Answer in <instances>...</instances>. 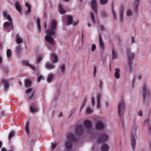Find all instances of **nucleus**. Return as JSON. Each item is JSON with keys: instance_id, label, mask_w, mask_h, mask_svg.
I'll use <instances>...</instances> for the list:
<instances>
[{"instance_id": "obj_22", "label": "nucleus", "mask_w": 151, "mask_h": 151, "mask_svg": "<svg viewBox=\"0 0 151 151\" xmlns=\"http://www.w3.org/2000/svg\"><path fill=\"white\" fill-rule=\"evenodd\" d=\"M22 63L23 65L29 66L31 68L32 70H35V68L34 66L29 64L28 61L25 60L23 61Z\"/></svg>"}, {"instance_id": "obj_9", "label": "nucleus", "mask_w": 151, "mask_h": 151, "mask_svg": "<svg viewBox=\"0 0 151 151\" xmlns=\"http://www.w3.org/2000/svg\"><path fill=\"white\" fill-rule=\"evenodd\" d=\"M29 111L32 113H37L39 111L38 107L35 104L30 105Z\"/></svg>"}, {"instance_id": "obj_39", "label": "nucleus", "mask_w": 151, "mask_h": 151, "mask_svg": "<svg viewBox=\"0 0 151 151\" xmlns=\"http://www.w3.org/2000/svg\"><path fill=\"white\" fill-rule=\"evenodd\" d=\"M3 14L4 17L6 18L7 19V17H9L10 18H11L10 15H9L8 14V12L6 11H5L3 12Z\"/></svg>"}, {"instance_id": "obj_51", "label": "nucleus", "mask_w": 151, "mask_h": 151, "mask_svg": "<svg viewBox=\"0 0 151 151\" xmlns=\"http://www.w3.org/2000/svg\"><path fill=\"white\" fill-rule=\"evenodd\" d=\"M34 96V93L33 92L31 93L29 96L28 98L29 99L32 98Z\"/></svg>"}, {"instance_id": "obj_19", "label": "nucleus", "mask_w": 151, "mask_h": 151, "mask_svg": "<svg viewBox=\"0 0 151 151\" xmlns=\"http://www.w3.org/2000/svg\"><path fill=\"white\" fill-rule=\"evenodd\" d=\"M101 97V95L100 94H99L97 95V108L98 109H99L101 106V101H100V99Z\"/></svg>"}, {"instance_id": "obj_55", "label": "nucleus", "mask_w": 151, "mask_h": 151, "mask_svg": "<svg viewBox=\"0 0 151 151\" xmlns=\"http://www.w3.org/2000/svg\"><path fill=\"white\" fill-rule=\"evenodd\" d=\"M86 102V99H85L83 101V105L82 106V108L85 105Z\"/></svg>"}, {"instance_id": "obj_26", "label": "nucleus", "mask_w": 151, "mask_h": 151, "mask_svg": "<svg viewBox=\"0 0 151 151\" xmlns=\"http://www.w3.org/2000/svg\"><path fill=\"white\" fill-rule=\"evenodd\" d=\"M35 19H36V20L38 28V31L40 32H41V26L40 24V20L38 18L35 17Z\"/></svg>"}, {"instance_id": "obj_30", "label": "nucleus", "mask_w": 151, "mask_h": 151, "mask_svg": "<svg viewBox=\"0 0 151 151\" xmlns=\"http://www.w3.org/2000/svg\"><path fill=\"white\" fill-rule=\"evenodd\" d=\"M25 87H29L31 85V82L29 79L26 80L25 81Z\"/></svg>"}, {"instance_id": "obj_50", "label": "nucleus", "mask_w": 151, "mask_h": 151, "mask_svg": "<svg viewBox=\"0 0 151 151\" xmlns=\"http://www.w3.org/2000/svg\"><path fill=\"white\" fill-rule=\"evenodd\" d=\"M97 71V69L96 67L95 66H94V69H93V75L94 76H95L96 75V73Z\"/></svg>"}, {"instance_id": "obj_64", "label": "nucleus", "mask_w": 151, "mask_h": 151, "mask_svg": "<svg viewBox=\"0 0 151 151\" xmlns=\"http://www.w3.org/2000/svg\"><path fill=\"white\" fill-rule=\"evenodd\" d=\"M2 61V58L1 56H0V64H1Z\"/></svg>"}, {"instance_id": "obj_49", "label": "nucleus", "mask_w": 151, "mask_h": 151, "mask_svg": "<svg viewBox=\"0 0 151 151\" xmlns=\"http://www.w3.org/2000/svg\"><path fill=\"white\" fill-rule=\"evenodd\" d=\"M136 129H133L132 131V134H131V136L132 135L134 137V135L136 134Z\"/></svg>"}, {"instance_id": "obj_18", "label": "nucleus", "mask_w": 151, "mask_h": 151, "mask_svg": "<svg viewBox=\"0 0 151 151\" xmlns=\"http://www.w3.org/2000/svg\"><path fill=\"white\" fill-rule=\"evenodd\" d=\"M2 82L3 83L4 88L6 89H8L9 88L10 85L9 81L7 79H4Z\"/></svg>"}, {"instance_id": "obj_56", "label": "nucleus", "mask_w": 151, "mask_h": 151, "mask_svg": "<svg viewBox=\"0 0 151 151\" xmlns=\"http://www.w3.org/2000/svg\"><path fill=\"white\" fill-rule=\"evenodd\" d=\"M32 90V88H29L27 89L26 91V93H29V92H31Z\"/></svg>"}, {"instance_id": "obj_2", "label": "nucleus", "mask_w": 151, "mask_h": 151, "mask_svg": "<svg viewBox=\"0 0 151 151\" xmlns=\"http://www.w3.org/2000/svg\"><path fill=\"white\" fill-rule=\"evenodd\" d=\"M142 95L145 103L148 104L151 101L150 93L149 88L146 86H145L143 87Z\"/></svg>"}, {"instance_id": "obj_59", "label": "nucleus", "mask_w": 151, "mask_h": 151, "mask_svg": "<svg viewBox=\"0 0 151 151\" xmlns=\"http://www.w3.org/2000/svg\"><path fill=\"white\" fill-rule=\"evenodd\" d=\"M47 25L46 24V22H44V27L46 29L47 28Z\"/></svg>"}, {"instance_id": "obj_16", "label": "nucleus", "mask_w": 151, "mask_h": 151, "mask_svg": "<svg viewBox=\"0 0 151 151\" xmlns=\"http://www.w3.org/2000/svg\"><path fill=\"white\" fill-rule=\"evenodd\" d=\"M51 60L53 63H56L58 61V59L57 56L54 53L51 54Z\"/></svg>"}, {"instance_id": "obj_14", "label": "nucleus", "mask_w": 151, "mask_h": 151, "mask_svg": "<svg viewBox=\"0 0 151 151\" xmlns=\"http://www.w3.org/2000/svg\"><path fill=\"white\" fill-rule=\"evenodd\" d=\"M64 18L67 19V23L68 25H69L72 24L73 19V17L71 16L65 15L64 16Z\"/></svg>"}, {"instance_id": "obj_5", "label": "nucleus", "mask_w": 151, "mask_h": 151, "mask_svg": "<svg viewBox=\"0 0 151 151\" xmlns=\"http://www.w3.org/2000/svg\"><path fill=\"white\" fill-rule=\"evenodd\" d=\"M127 55L128 58V64L130 70H131L132 61L135 56L134 53L132 52L131 50L128 49L127 51Z\"/></svg>"}, {"instance_id": "obj_6", "label": "nucleus", "mask_w": 151, "mask_h": 151, "mask_svg": "<svg viewBox=\"0 0 151 151\" xmlns=\"http://www.w3.org/2000/svg\"><path fill=\"white\" fill-rule=\"evenodd\" d=\"M91 7L92 9L96 14H97L98 8L97 0H92L90 2Z\"/></svg>"}, {"instance_id": "obj_40", "label": "nucleus", "mask_w": 151, "mask_h": 151, "mask_svg": "<svg viewBox=\"0 0 151 151\" xmlns=\"http://www.w3.org/2000/svg\"><path fill=\"white\" fill-rule=\"evenodd\" d=\"M108 1V0H100L99 2L101 5H104L106 4Z\"/></svg>"}, {"instance_id": "obj_3", "label": "nucleus", "mask_w": 151, "mask_h": 151, "mask_svg": "<svg viewBox=\"0 0 151 151\" xmlns=\"http://www.w3.org/2000/svg\"><path fill=\"white\" fill-rule=\"evenodd\" d=\"M67 138L69 141H67L65 144V147L66 149V151H70L72 147V145L71 141H75V137L73 134L72 133H70L67 136Z\"/></svg>"}, {"instance_id": "obj_10", "label": "nucleus", "mask_w": 151, "mask_h": 151, "mask_svg": "<svg viewBox=\"0 0 151 151\" xmlns=\"http://www.w3.org/2000/svg\"><path fill=\"white\" fill-rule=\"evenodd\" d=\"M7 20L9 22H7L4 23L3 24V27L4 29H6L8 28L9 26H11L12 29H13V25L12 24V20L11 18H10L9 17H7Z\"/></svg>"}, {"instance_id": "obj_27", "label": "nucleus", "mask_w": 151, "mask_h": 151, "mask_svg": "<svg viewBox=\"0 0 151 151\" xmlns=\"http://www.w3.org/2000/svg\"><path fill=\"white\" fill-rule=\"evenodd\" d=\"M101 150L102 151H108L109 147L106 144H104L101 146Z\"/></svg>"}, {"instance_id": "obj_57", "label": "nucleus", "mask_w": 151, "mask_h": 151, "mask_svg": "<svg viewBox=\"0 0 151 151\" xmlns=\"http://www.w3.org/2000/svg\"><path fill=\"white\" fill-rule=\"evenodd\" d=\"M102 84H103V83L102 82L101 80H100V81H99V87L101 89L102 88Z\"/></svg>"}, {"instance_id": "obj_37", "label": "nucleus", "mask_w": 151, "mask_h": 151, "mask_svg": "<svg viewBox=\"0 0 151 151\" xmlns=\"http://www.w3.org/2000/svg\"><path fill=\"white\" fill-rule=\"evenodd\" d=\"M100 14L102 17L103 18H105L107 17V14L104 11H101L100 12Z\"/></svg>"}, {"instance_id": "obj_21", "label": "nucleus", "mask_w": 151, "mask_h": 151, "mask_svg": "<svg viewBox=\"0 0 151 151\" xmlns=\"http://www.w3.org/2000/svg\"><path fill=\"white\" fill-rule=\"evenodd\" d=\"M140 2V0H135L133 5V7L136 12L138 10V6Z\"/></svg>"}, {"instance_id": "obj_1", "label": "nucleus", "mask_w": 151, "mask_h": 151, "mask_svg": "<svg viewBox=\"0 0 151 151\" xmlns=\"http://www.w3.org/2000/svg\"><path fill=\"white\" fill-rule=\"evenodd\" d=\"M57 23L55 20H53L51 22L50 27L46 31V35L45 37V40L50 45H53L55 44L54 40L52 37L56 33Z\"/></svg>"}, {"instance_id": "obj_31", "label": "nucleus", "mask_w": 151, "mask_h": 151, "mask_svg": "<svg viewBox=\"0 0 151 151\" xmlns=\"http://www.w3.org/2000/svg\"><path fill=\"white\" fill-rule=\"evenodd\" d=\"M16 40L18 44L21 43L23 42V40L21 38L19 37L18 34L17 35Z\"/></svg>"}, {"instance_id": "obj_28", "label": "nucleus", "mask_w": 151, "mask_h": 151, "mask_svg": "<svg viewBox=\"0 0 151 151\" xmlns=\"http://www.w3.org/2000/svg\"><path fill=\"white\" fill-rule=\"evenodd\" d=\"M58 10L60 14H63L66 13V11L63 8L61 5H59L58 7Z\"/></svg>"}, {"instance_id": "obj_60", "label": "nucleus", "mask_w": 151, "mask_h": 151, "mask_svg": "<svg viewBox=\"0 0 151 151\" xmlns=\"http://www.w3.org/2000/svg\"><path fill=\"white\" fill-rule=\"evenodd\" d=\"M137 78L139 80H140L142 78V76L140 75H139L137 77Z\"/></svg>"}, {"instance_id": "obj_42", "label": "nucleus", "mask_w": 151, "mask_h": 151, "mask_svg": "<svg viewBox=\"0 0 151 151\" xmlns=\"http://www.w3.org/2000/svg\"><path fill=\"white\" fill-rule=\"evenodd\" d=\"M37 81L38 82H39L43 78V76L42 75H40L38 73L37 75Z\"/></svg>"}, {"instance_id": "obj_54", "label": "nucleus", "mask_w": 151, "mask_h": 151, "mask_svg": "<svg viewBox=\"0 0 151 151\" xmlns=\"http://www.w3.org/2000/svg\"><path fill=\"white\" fill-rule=\"evenodd\" d=\"M138 115L139 116L141 117L142 115V112L141 111H139L138 113Z\"/></svg>"}, {"instance_id": "obj_53", "label": "nucleus", "mask_w": 151, "mask_h": 151, "mask_svg": "<svg viewBox=\"0 0 151 151\" xmlns=\"http://www.w3.org/2000/svg\"><path fill=\"white\" fill-rule=\"evenodd\" d=\"M42 59L43 58L42 56H40L37 59V63H39L40 61L42 60Z\"/></svg>"}, {"instance_id": "obj_20", "label": "nucleus", "mask_w": 151, "mask_h": 151, "mask_svg": "<svg viewBox=\"0 0 151 151\" xmlns=\"http://www.w3.org/2000/svg\"><path fill=\"white\" fill-rule=\"evenodd\" d=\"M15 6L17 10L21 14L22 12V8L19 2L18 1L16 2Z\"/></svg>"}, {"instance_id": "obj_29", "label": "nucleus", "mask_w": 151, "mask_h": 151, "mask_svg": "<svg viewBox=\"0 0 151 151\" xmlns=\"http://www.w3.org/2000/svg\"><path fill=\"white\" fill-rule=\"evenodd\" d=\"M54 78V75L52 73L50 74L47 79V81L48 82L50 83L53 79Z\"/></svg>"}, {"instance_id": "obj_13", "label": "nucleus", "mask_w": 151, "mask_h": 151, "mask_svg": "<svg viewBox=\"0 0 151 151\" xmlns=\"http://www.w3.org/2000/svg\"><path fill=\"white\" fill-rule=\"evenodd\" d=\"M124 6L122 5L120 6L119 8V17L120 19L121 22H123V16L124 13Z\"/></svg>"}, {"instance_id": "obj_17", "label": "nucleus", "mask_w": 151, "mask_h": 151, "mask_svg": "<svg viewBox=\"0 0 151 151\" xmlns=\"http://www.w3.org/2000/svg\"><path fill=\"white\" fill-rule=\"evenodd\" d=\"M52 64L50 63L49 62H47L45 65V68L48 70H51L54 69L55 66Z\"/></svg>"}, {"instance_id": "obj_46", "label": "nucleus", "mask_w": 151, "mask_h": 151, "mask_svg": "<svg viewBox=\"0 0 151 151\" xmlns=\"http://www.w3.org/2000/svg\"><path fill=\"white\" fill-rule=\"evenodd\" d=\"M51 147H52V150H53L56 147V144L51 143Z\"/></svg>"}, {"instance_id": "obj_4", "label": "nucleus", "mask_w": 151, "mask_h": 151, "mask_svg": "<svg viewBox=\"0 0 151 151\" xmlns=\"http://www.w3.org/2000/svg\"><path fill=\"white\" fill-rule=\"evenodd\" d=\"M125 108L124 102L122 101H121L118 106V114L120 117H123Z\"/></svg>"}, {"instance_id": "obj_15", "label": "nucleus", "mask_w": 151, "mask_h": 151, "mask_svg": "<svg viewBox=\"0 0 151 151\" xmlns=\"http://www.w3.org/2000/svg\"><path fill=\"white\" fill-rule=\"evenodd\" d=\"M84 127L87 129H90L92 127V123L90 120H87L85 121L83 123Z\"/></svg>"}, {"instance_id": "obj_34", "label": "nucleus", "mask_w": 151, "mask_h": 151, "mask_svg": "<svg viewBox=\"0 0 151 151\" xmlns=\"http://www.w3.org/2000/svg\"><path fill=\"white\" fill-rule=\"evenodd\" d=\"M133 13L131 9H128L126 12V14L127 16L130 17L132 15Z\"/></svg>"}, {"instance_id": "obj_24", "label": "nucleus", "mask_w": 151, "mask_h": 151, "mask_svg": "<svg viewBox=\"0 0 151 151\" xmlns=\"http://www.w3.org/2000/svg\"><path fill=\"white\" fill-rule=\"evenodd\" d=\"M136 145V139L132 135L131 136V145L132 148L134 149Z\"/></svg>"}, {"instance_id": "obj_52", "label": "nucleus", "mask_w": 151, "mask_h": 151, "mask_svg": "<svg viewBox=\"0 0 151 151\" xmlns=\"http://www.w3.org/2000/svg\"><path fill=\"white\" fill-rule=\"evenodd\" d=\"M91 102L92 105L94 106L95 105V101L93 97H91Z\"/></svg>"}, {"instance_id": "obj_11", "label": "nucleus", "mask_w": 151, "mask_h": 151, "mask_svg": "<svg viewBox=\"0 0 151 151\" xmlns=\"http://www.w3.org/2000/svg\"><path fill=\"white\" fill-rule=\"evenodd\" d=\"M99 41L100 49L101 51H103L105 49V45L100 34H99Z\"/></svg>"}, {"instance_id": "obj_35", "label": "nucleus", "mask_w": 151, "mask_h": 151, "mask_svg": "<svg viewBox=\"0 0 151 151\" xmlns=\"http://www.w3.org/2000/svg\"><path fill=\"white\" fill-rule=\"evenodd\" d=\"M14 131H12L9 133L8 137V139L9 141L11 140V138L14 136Z\"/></svg>"}, {"instance_id": "obj_48", "label": "nucleus", "mask_w": 151, "mask_h": 151, "mask_svg": "<svg viewBox=\"0 0 151 151\" xmlns=\"http://www.w3.org/2000/svg\"><path fill=\"white\" fill-rule=\"evenodd\" d=\"M96 47L95 45L93 44L92 45L91 47V51L92 52L94 51L96 49Z\"/></svg>"}, {"instance_id": "obj_38", "label": "nucleus", "mask_w": 151, "mask_h": 151, "mask_svg": "<svg viewBox=\"0 0 151 151\" xmlns=\"http://www.w3.org/2000/svg\"><path fill=\"white\" fill-rule=\"evenodd\" d=\"M25 130L26 132H27V134H29V125L28 123H27L25 126Z\"/></svg>"}, {"instance_id": "obj_43", "label": "nucleus", "mask_w": 151, "mask_h": 151, "mask_svg": "<svg viewBox=\"0 0 151 151\" xmlns=\"http://www.w3.org/2000/svg\"><path fill=\"white\" fill-rule=\"evenodd\" d=\"M60 69L61 70V72L63 73H64L65 72V65L63 64L60 65Z\"/></svg>"}, {"instance_id": "obj_23", "label": "nucleus", "mask_w": 151, "mask_h": 151, "mask_svg": "<svg viewBox=\"0 0 151 151\" xmlns=\"http://www.w3.org/2000/svg\"><path fill=\"white\" fill-rule=\"evenodd\" d=\"M25 6L27 8L28 10L26 12L27 15L29 14L31 12V6L28 3L26 2L25 4Z\"/></svg>"}, {"instance_id": "obj_8", "label": "nucleus", "mask_w": 151, "mask_h": 151, "mask_svg": "<svg viewBox=\"0 0 151 151\" xmlns=\"http://www.w3.org/2000/svg\"><path fill=\"white\" fill-rule=\"evenodd\" d=\"M109 137L108 135L102 134L99 138L97 142L98 143L105 142L107 141Z\"/></svg>"}, {"instance_id": "obj_58", "label": "nucleus", "mask_w": 151, "mask_h": 151, "mask_svg": "<svg viewBox=\"0 0 151 151\" xmlns=\"http://www.w3.org/2000/svg\"><path fill=\"white\" fill-rule=\"evenodd\" d=\"M78 22H74L73 23V26H75L76 25H77L78 24Z\"/></svg>"}, {"instance_id": "obj_32", "label": "nucleus", "mask_w": 151, "mask_h": 151, "mask_svg": "<svg viewBox=\"0 0 151 151\" xmlns=\"http://www.w3.org/2000/svg\"><path fill=\"white\" fill-rule=\"evenodd\" d=\"M117 58L116 52L114 50H112V58L115 59Z\"/></svg>"}, {"instance_id": "obj_12", "label": "nucleus", "mask_w": 151, "mask_h": 151, "mask_svg": "<svg viewBox=\"0 0 151 151\" xmlns=\"http://www.w3.org/2000/svg\"><path fill=\"white\" fill-rule=\"evenodd\" d=\"M95 128L96 129L98 130H103L104 128V124L102 122L98 121L96 124Z\"/></svg>"}, {"instance_id": "obj_47", "label": "nucleus", "mask_w": 151, "mask_h": 151, "mask_svg": "<svg viewBox=\"0 0 151 151\" xmlns=\"http://www.w3.org/2000/svg\"><path fill=\"white\" fill-rule=\"evenodd\" d=\"M22 50V48L21 47L19 46H17L16 49V50L17 52H19L21 51Z\"/></svg>"}, {"instance_id": "obj_36", "label": "nucleus", "mask_w": 151, "mask_h": 151, "mask_svg": "<svg viewBox=\"0 0 151 151\" xmlns=\"http://www.w3.org/2000/svg\"><path fill=\"white\" fill-rule=\"evenodd\" d=\"M93 111L89 107H87L86 109V112L88 114H91L93 113Z\"/></svg>"}, {"instance_id": "obj_63", "label": "nucleus", "mask_w": 151, "mask_h": 151, "mask_svg": "<svg viewBox=\"0 0 151 151\" xmlns=\"http://www.w3.org/2000/svg\"><path fill=\"white\" fill-rule=\"evenodd\" d=\"M148 131L151 134V127H150L149 128Z\"/></svg>"}, {"instance_id": "obj_44", "label": "nucleus", "mask_w": 151, "mask_h": 151, "mask_svg": "<svg viewBox=\"0 0 151 151\" xmlns=\"http://www.w3.org/2000/svg\"><path fill=\"white\" fill-rule=\"evenodd\" d=\"M11 55V50L8 49L7 50L6 52V55L8 58H9L10 57Z\"/></svg>"}, {"instance_id": "obj_7", "label": "nucleus", "mask_w": 151, "mask_h": 151, "mask_svg": "<svg viewBox=\"0 0 151 151\" xmlns=\"http://www.w3.org/2000/svg\"><path fill=\"white\" fill-rule=\"evenodd\" d=\"M83 131V127L82 125L78 126L75 128V132L76 134H81L82 133Z\"/></svg>"}, {"instance_id": "obj_33", "label": "nucleus", "mask_w": 151, "mask_h": 151, "mask_svg": "<svg viewBox=\"0 0 151 151\" xmlns=\"http://www.w3.org/2000/svg\"><path fill=\"white\" fill-rule=\"evenodd\" d=\"M90 14V16L91 20L94 23H95L96 21L95 20V18L92 12H91Z\"/></svg>"}, {"instance_id": "obj_45", "label": "nucleus", "mask_w": 151, "mask_h": 151, "mask_svg": "<svg viewBox=\"0 0 151 151\" xmlns=\"http://www.w3.org/2000/svg\"><path fill=\"white\" fill-rule=\"evenodd\" d=\"M111 12L114 19H116V15L115 11L113 9H112L111 10Z\"/></svg>"}, {"instance_id": "obj_41", "label": "nucleus", "mask_w": 151, "mask_h": 151, "mask_svg": "<svg viewBox=\"0 0 151 151\" xmlns=\"http://www.w3.org/2000/svg\"><path fill=\"white\" fill-rule=\"evenodd\" d=\"M0 116L2 117H4L6 116V114L4 110L1 111L0 113Z\"/></svg>"}, {"instance_id": "obj_62", "label": "nucleus", "mask_w": 151, "mask_h": 151, "mask_svg": "<svg viewBox=\"0 0 151 151\" xmlns=\"http://www.w3.org/2000/svg\"><path fill=\"white\" fill-rule=\"evenodd\" d=\"M101 30L102 31H103L104 30V27L102 26V25H101Z\"/></svg>"}, {"instance_id": "obj_25", "label": "nucleus", "mask_w": 151, "mask_h": 151, "mask_svg": "<svg viewBox=\"0 0 151 151\" xmlns=\"http://www.w3.org/2000/svg\"><path fill=\"white\" fill-rule=\"evenodd\" d=\"M115 71L114 76L116 78L118 79L120 78V70L118 68H116L115 69Z\"/></svg>"}, {"instance_id": "obj_61", "label": "nucleus", "mask_w": 151, "mask_h": 151, "mask_svg": "<svg viewBox=\"0 0 151 151\" xmlns=\"http://www.w3.org/2000/svg\"><path fill=\"white\" fill-rule=\"evenodd\" d=\"M131 40H132V43H133L134 42V38L133 37H131Z\"/></svg>"}]
</instances>
